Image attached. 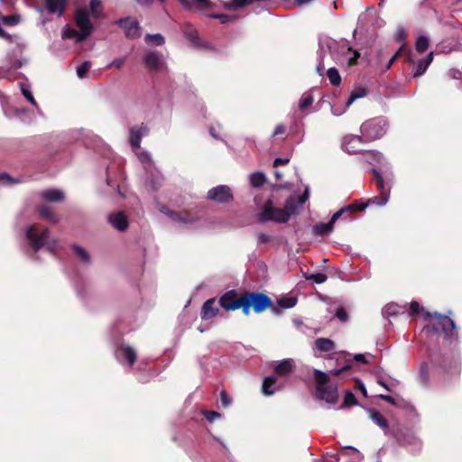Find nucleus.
<instances>
[{
	"label": "nucleus",
	"instance_id": "1",
	"mask_svg": "<svg viewBox=\"0 0 462 462\" xmlns=\"http://www.w3.org/2000/svg\"><path fill=\"white\" fill-rule=\"evenodd\" d=\"M25 236L34 254L42 247L51 254L57 251L58 241L51 237L48 228L40 231L35 225L29 226L25 231Z\"/></svg>",
	"mask_w": 462,
	"mask_h": 462
},
{
	"label": "nucleus",
	"instance_id": "2",
	"mask_svg": "<svg viewBox=\"0 0 462 462\" xmlns=\"http://www.w3.org/2000/svg\"><path fill=\"white\" fill-rule=\"evenodd\" d=\"M321 46L323 49L325 48L331 52L330 60L336 64L343 63L345 60H347V64L352 66L356 64L359 57V53L354 51L352 57L346 58V56L352 51L351 47L343 41L337 42L328 36H321Z\"/></svg>",
	"mask_w": 462,
	"mask_h": 462
},
{
	"label": "nucleus",
	"instance_id": "3",
	"mask_svg": "<svg viewBox=\"0 0 462 462\" xmlns=\"http://www.w3.org/2000/svg\"><path fill=\"white\" fill-rule=\"evenodd\" d=\"M314 380L316 382V398L325 401L328 404H335L338 399L337 387L330 382L328 374L314 369Z\"/></svg>",
	"mask_w": 462,
	"mask_h": 462
},
{
	"label": "nucleus",
	"instance_id": "4",
	"mask_svg": "<svg viewBox=\"0 0 462 462\" xmlns=\"http://www.w3.org/2000/svg\"><path fill=\"white\" fill-rule=\"evenodd\" d=\"M388 129V123L384 117H375L365 121L360 127L364 142H371L383 136Z\"/></svg>",
	"mask_w": 462,
	"mask_h": 462
},
{
	"label": "nucleus",
	"instance_id": "5",
	"mask_svg": "<svg viewBox=\"0 0 462 462\" xmlns=\"http://www.w3.org/2000/svg\"><path fill=\"white\" fill-rule=\"evenodd\" d=\"M256 219L259 223L273 221L275 223L284 224L290 220V214L283 208H275L273 202L269 199L260 211L256 214Z\"/></svg>",
	"mask_w": 462,
	"mask_h": 462
},
{
	"label": "nucleus",
	"instance_id": "6",
	"mask_svg": "<svg viewBox=\"0 0 462 462\" xmlns=\"http://www.w3.org/2000/svg\"><path fill=\"white\" fill-rule=\"evenodd\" d=\"M76 23L79 32L66 25L62 30V39L74 40L75 42H81L87 39V9H80L77 12Z\"/></svg>",
	"mask_w": 462,
	"mask_h": 462
},
{
	"label": "nucleus",
	"instance_id": "7",
	"mask_svg": "<svg viewBox=\"0 0 462 462\" xmlns=\"http://www.w3.org/2000/svg\"><path fill=\"white\" fill-rule=\"evenodd\" d=\"M437 318L436 324L433 326V329L439 333L442 332L445 339H457V334L456 332L455 321L449 319L448 316L439 314L435 312L433 314Z\"/></svg>",
	"mask_w": 462,
	"mask_h": 462
},
{
	"label": "nucleus",
	"instance_id": "8",
	"mask_svg": "<svg viewBox=\"0 0 462 462\" xmlns=\"http://www.w3.org/2000/svg\"><path fill=\"white\" fill-rule=\"evenodd\" d=\"M372 172L374 174V181H375V185L377 189L380 192V196H376L371 198L367 200L369 205H377V206H384L389 200L390 197V187H386L383 181V179L378 170L373 169Z\"/></svg>",
	"mask_w": 462,
	"mask_h": 462
},
{
	"label": "nucleus",
	"instance_id": "9",
	"mask_svg": "<svg viewBox=\"0 0 462 462\" xmlns=\"http://www.w3.org/2000/svg\"><path fill=\"white\" fill-rule=\"evenodd\" d=\"M143 63L150 71H161L164 68L165 59L159 51H148L143 55Z\"/></svg>",
	"mask_w": 462,
	"mask_h": 462
},
{
	"label": "nucleus",
	"instance_id": "10",
	"mask_svg": "<svg viewBox=\"0 0 462 462\" xmlns=\"http://www.w3.org/2000/svg\"><path fill=\"white\" fill-rule=\"evenodd\" d=\"M207 199L218 204H227L234 199L231 189L226 185H218L208 191Z\"/></svg>",
	"mask_w": 462,
	"mask_h": 462
},
{
	"label": "nucleus",
	"instance_id": "11",
	"mask_svg": "<svg viewBox=\"0 0 462 462\" xmlns=\"http://www.w3.org/2000/svg\"><path fill=\"white\" fill-rule=\"evenodd\" d=\"M115 356L116 360L124 365L127 364L132 367L136 360V351L127 344L121 343L115 347Z\"/></svg>",
	"mask_w": 462,
	"mask_h": 462
},
{
	"label": "nucleus",
	"instance_id": "12",
	"mask_svg": "<svg viewBox=\"0 0 462 462\" xmlns=\"http://www.w3.org/2000/svg\"><path fill=\"white\" fill-rule=\"evenodd\" d=\"M310 196V189L306 187L301 196H291L284 204V209L290 214V217L292 215L299 214L303 204L308 200Z\"/></svg>",
	"mask_w": 462,
	"mask_h": 462
},
{
	"label": "nucleus",
	"instance_id": "13",
	"mask_svg": "<svg viewBox=\"0 0 462 462\" xmlns=\"http://www.w3.org/2000/svg\"><path fill=\"white\" fill-rule=\"evenodd\" d=\"M116 23L124 29L127 38L136 39L141 36V27L137 20L125 17L117 20Z\"/></svg>",
	"mask_w": 462,
	"mask_h": 462
},
{
	"label": "nucleus",
	"instance_id": "14",
	"mask_svg": "<svg viewBox=\"0 0 462 462\" xmlns=\"http://www.w3.org/2000/svg\"><path fill=\"white\" fill-rule=\"evenodd\" d=\"M349 209V207H345L335 212L329 222L328 223H319L313 226V233L317 236H323L329 234L333 230V226L335 222L346 211Z\"/></svg>",
	"mask_w": 462,
	"mask_h": 462
},
{
	"label": "nucleus",
	"instance_id": "15",
	"mask_svg": "<svg viewBox=\"0 0 462 462\" xmlns=\"http://www.w3.org/2000/svg\"><path fill=\"white\" fill-rule=\"evenodd\" d=\"M246 296L249 299V303H247V306H252L254 310L257 313L263 311L265 308L272 304L271 299L263 293L253 292L246 294Z\"/></svg>",
	"mask_w": 462,
	"mask_h": 462
},
{
	"label": "nucleus",
	"instance_id": "16",
	"mask_svg": "<svg viewBox=\"0 0 462 462\" xmlns=\"http://www.w3.org/2000/svg\"><path fill=\"white\" fill-rule=\"evenodd\" d=\"M396 439L401 446L409 448L411 452H416L420 449V440L411 431L402 432Z\"/></svg>",
	"mask_w": 462,
	"mask_h": 462
},
{
	"label": "nucleus",
	"instance_id": "17",
	"mask_svg": "<svg viewBox=\"0 0 462 462\" xmlns=\"http://www.w3.org/2000/svg\"><path fill=\"white\" fill-rule=\"evenodd\" d=\"M108 223L117 231L125 232L129 227L126 215L122 211L112 212L107 216Z\"/></svg>",
	"mask_w": 462,
	"mask_h": 462
},
{
	"label": "nucleus",
	"instance_id": "18",
	"mask_svg": "<svg viewBox=\"0 0 462 462\" xmlns=\"http://www.w3.org/2000/svg\"><path fill=\"white\" fill-rule=\"evenodd\" d=\"M161 212L169 216V217L179 225H189L194 223L197 219L187 213H180L171 210L167 207H162Z\"/></svg>",
	"mask_w": 462,
	"mask_h": 462
},
{
	"label": "nucleus",
	"instance_id": "19",
	"mask_svg": "<svg viewBox=\"0 0 462 462\" xmlns=\"http://www.w3.org/2000/svg\"><path fill=\"white\" fill-rule=\"evenodd\" d=\"M330 53L331 52L328 50L322 48L321 37H319L316 70L320 76L323 75L326 66L331 63Z\"/></svg>",
	"mask_w": 462,
	"mask_h": 462
},
{
	"label": "nucleus",
	"instance_id": "20",
	"mask_svg": "<svg viewBox=\"0 0 462 462\" xmlns=\"http://www.w3.org/2000/svg\"><path fill=\"white\" fill-rule=\"evenodd\" d=\"M105 16L103 6L100 0H90L88 3V35L93 30V25L89 19L101 20Z\"/></svg>",
	"mask_w": 462,
	"mask_h": 462
},
{
	"label": "nucleus",
	"instance_id": "21",
	"mask_svg": "<svg viewBox=\"0 0 462 462\" xmlns=\"http://www.w3.org/2000/svg\"><path fill=\"white\" fill-rule=\"evenodd\" d=\"M149 128L142 124L140 126H134L130 129V144L135 150H140L142 138L147 135Z\"/></svg>",
	"mask_w": 462,
	"mask_h": 462
},
{
	"label": "nucleus",
	"instance_id": "22",
	"mask_svg": "<svg viewBox=\"0 0 462 462\" xmlns=\"http://www.w3.org/2000/svg\"><path fill=\"white\" fill-rule=\"evenodd\" d=\"M362 143H365L362 135H348L344 138L343 147L346 152L355 154L362 151L360 148Z\"/></svg>",
	"mask_w": 462,
	"mask_h": 462
},
{
	"label": "nucleus",
	"instance_id": "23",
	"mask_svg": "<svg viewBox=\"0 0 462 462\" xmlns=\"http://www.w3.org/2000/svg\"><path fill=\"white\" fill-rule=\"evenodd\" d=\"M218 302L215 299H209L202 306L201 319H210L214 318L218 312Z\"/></svg>",
	"mask_w": 462,
	"mask_h": 462
},
{
	"label": "nucleus",
	"instance_id": "24",
	"mask_svg": "<svg viewBox=\"0 0 462 462\" xmlns=\"http://www.w3.org/2000/svg\"><path fill=\"white\" fill-rule=\"evenodd\" d=\"M238 302L239 299L235 297L233 291L226 293L218 300V304L226 310H235L240 308V303Z\"/></svg>",
	"mask_w": 462,
	"mask_h": 462
},
{
	"label": "nucleus",
	"instance_id": "25",
	"mask_svg": "<svg viewBox=\"0 0 462 462\" xmlns=\"http://www.w3.org/2000/svg\"><path fill=\"white\" fill-rule=\"evenodd\" d=\"M297 303L295 297H283L276 301V305L272 306V311L275 315H280L282 310L291 309Z\"/></svg>",
	"mask_w": 462,
	"mask_h": 462
},
{
	"label": "nucleus",
	"instance_id": "26",
	"mask_svg": "<svg viewBox=\"0 0 462 462\" xmlns=\"http://www.w3.org/2000/svg\"><path fill=\"white\" fill-rule=\"evenodd\" d=\"M41 197L48 202H61L65 199V194L59 189H47L41 192Z\"/></svg>",
	"mask_w": 462,
	"mask_h": 462
},
{
	"label": "nucleus",
	"instance_id": "27",
	"mask_svg": "<svg viewBox=\"0 0 462 462\" xmlns=\"http://www.w3.org/2000/svg\"><path fill=\"white\" fill-rule=\"evenodd\" d=\"M66 0H45L48 13L61 16L64 13Z\"/></svg>",
	"mask_w": 462,
	"mask_h": 462
},
{
	"label": "nucleus",
	"instance_id": "28",
	"mask_svg": "<svg viewBox=\"0 0 462 462\" xmlns=\"http://www.w3.org/2000/svg\"><path fill=\"white\" fill-rule=\"evenodd\" d=\"M20 90L23 94V96L26 98V100L37 109V112L42 115V110L39 107L38 103L36 102L35 98L33 97L32 92L31 90V86L27 82H20L19 83Z\"/></svg>",
	"mask_w": 462,
	"mask_h": 462
},
{
	"label": "nucleus",
	"instance_id": "29",
	"mask_svg": "<svg viewBox=\"0 0 462 462\" xmlns=\"http://www.w3.org/2000/svg\"><path fill=\"white\" fill-rule=\"evenodd\" d=\"M279 389L280 387L276 386V378L274 376L272 375L264 378L262 384V392L264 395H273Z\"/></svg>",
	"mask_w": 462,
	"mask_h": 462
},
{
	"label": "nucleus",
	"instance_id": "30",
	"mask_svg": "<svg viewBox=\"0 0 462 462\" xmlns=\"http://www.w3.org/2000/svg\"><path fill=\"white\" fill-rule=\"evenodd\" d=\"M432 60H433V52L430 51L428 53L426 58L421 59L417 62L416 69L413 74V77L417 78V77L423 75L426 72L428 67L432 62Z\"/></svg>",
	"mask_w": 462,
	"mask_h": 462
},
{
	"label": "nucleus",
	"instance_id": "31",
	"mask_svg": "<svg viewBox=\"0 0 462 462\" xmlns=\"http://www.w3.org/2000/svg\"><path fill=\"white\" fill-rule=\"evenodd\" d=\"M367 411L372 421L380 427L385 434H387L388 423L385 418L377 411L369 409Z\"/></svg>",
	"mask_w": 462,
	"mask_h": 462
},
{
	"label": "nucleus",
	"instance_id": "32",
	"mask_svg": "<svg viewBox=\"0 0 462 462\" xmlns=\"http://www.w3.org/2000/svg\"><path fill=\"white\" fill-rule=\"evenodd\" d=\"M316 348L320 352H331L335 349V343L329 338L319 337L315 341Z\"/></svg>",
	"mask_w": 462,
	"mask_h": 462
},
{
	"label": "nucleus",
	"instance_id": "33",
	"mask_svg": "<svg viewBox=\"0 0 462 462\" xmlns=\"http://www.w3.org/2000/svg\"><path fill=\"white\" fill-rule=\"evenodd\" d=\"M292 370V360L283 359L277 363L274 367V371L279 375H285Z\"/></svg>",
	"mask_w": 462,
	"mask_h": 462
},
{
	"label": "nucleus",
	"instance_id": "34",
	"mask_svg": "<svg viewBox=\"0 0 462 462\" xmlns=\"http://www.w3.org/2000/svg\"><path fill=\"white\" fill-rule=\"evenodd\" d=\"M403 308L395 303H389L382 310V314L384 317H393L403 313Z\"/></svg>",
	"mask_w": 462,
	"mask_h": 462
},
{
	"label": "nucleus",
	"instance_id": "35",
	"mask_svg": "<svg viewBox=\"0 0 462 462\" xmlns=\"http://www.w3.org/2000/svg\"><path fill=\"white\" fill-rule=\"evenodd\" d=\"M39 214L42 217L51 222V224H56L60 221L58 216L52 213L51 208L48 206L42 205L39 208Z\"/></svg>",
	"mask_w": 462,
	"mask_h": 462
},
{
	"label": "nucleus",
	"instance_id": "36",
	"mask_svg": "<svg viewBox=\"0 0 462 462\" xmlns=\"http://www.w3.org/2000/svg\"><path fill=\"white\" fill-rule=\"evenodd\" d=\"M144 42L149 45L161 46L164 44L165 39L161 33L151 34L147 33L144 36Z\"/></svg>",
	"mask_w": 462,
	"mask_h": 462
},
{
	"label": "nucleus",
	"instance_id": "37",
	"mask_svg": "<svg viewBox=\"0 0 462 462\" xmlns=\"http://www.w3.org/2000/svg\"><path fill=\"white\" fill-rule=\"evenodd\" d=\"M366 96V90L364 88H356L349 95L346 101V107L351 106L356 99Z\"/></svg>",
	"mask_w": 462,
	"mask_h": 462
},
{
	"label": "nucleus",
	"instance_id": "38",
	"mask_svg": "<svg viewBox=\"0 0 462 462\" xmlns=\"http://www.w3.org/2000/svg\"><path fill=\"white\" fill-rule=\"evenodd\" d=\"M181 5L187 8L190 9L192 7H198L199 5L210 6L212 5L210 0H180Z\"/></svg>",
	"mask_w": 462,
	"mask_h": 462
},
{
	"label": "nucleus",
	"instance_id": "39",
	"mask_svg": "<svg viewBox=\"0 0 462 462\" xmlns=\"http://www.w3.org/2000/svg\"><path fill=\"white\" fill-rule=\"evenodd\" d=\"M265 181L266 177L261 171H256L250 175V183L253 187H261Z\"/></svg>",
	"mask_w": 462,
	"mask_h": 462
},
{
	"label": "nucleus",
	"instance_id": "40",
	"mask_svg": "<svg viewBox=\"0 0 462 462\" xmlns=\"http://www.w3.org/2000/svg\"><path fill=\"white\" fill-rule=\"evenodd\" d=\"M430 44L429 38L425 35H420L416 39L415 48L419 53L424 52Z\"/></svg>",
	"mask_w": 462,
	"mask_h": 462
},
{
	"label": "nucleus",
	"instance_id": "41",
	"mask_svg": "<svg viewBox=\"0 0 462 462\" xmlns=\"http://www.w3.org/2000/svg\"><path fill=\"white\" fill-rule=\"evenodd\" d=\"M327 76L333 86H338L340 84L341 77L336 68H328L327 70Z\"/></svg>",
	"mask_w": 462,
	"mask_h": 462
},
{
	"label": "nucleus",
	"instance_id": "42",
	"mask_svg": "<svg viewBox=\"0 0 462 462\" xmlns=\"http://www.w3.org/2000/svg\"><path fill=\"white\" fill-rule=\"evenodd\" d=\"M85 136L86 133L83 127L72 129L69 132V138L73 142L84 141Z\"/></svg>",
	"mask_w": 462,
	"mask_h": 462
},
{
	"label": "nucleus",
	"instance_id": "43",
	"mask_svg": "<svg viewBox=\"0 0 462 462\" xmlns=\"http://www.w3.org/2000/svg\"><path fill=\"white\" fill-rule=\"evenodd\" d=\"M137 156H138L140 162L144 165V168L146 169V171H149L152 166L151 155L146 152L139 151V152L137 153Z\"/></svg>",
	"mask_w": 462,
	"mask_h": 462
},
{
	"label": "nucleus",
	"instance_id": "44",
	"mask_svg": "<svg viewBox=\"0 0 462 462\" xmlns=\"http://www.w3.org/2000/svg\"><path fill=\"white\" fill-rule=\"evenodd\" d=\"M313 103V97L310 94H303L299 102V108L304 110L310 107Z\"/></svg>",
	"mask_w": 462,
	"mask_h": 462
},
{
	"label": "nucleus",
	"instance_id": "45",
	"mask_svg": "<svg viewBox=\"0 0 462 462\" xmlns=\"http://www.w3.org/2000/svg\"><path fill=\"white\" fill-rule=\"evenodd\" d=\"M209 17L218 19L221 23L226 24L236 19V15L224 14H212Z\"/></svg>",
	"mask_w": 462,
	"mask_h": 462
},
{
	"label": "nucleus",
	"instance_id": "46",
	"mask_svg": "<svg viewBox=\"0 0 462 462\" xmlns=\"http://www.w3.org/2000/svg\"><path fill=\"white\" fill-rule=\"evenodd\" d=\"M420 377L423 383H428V382H429V364L426 362H424L420 365Z\"/></svg>",
	"mask_w": 462,
	"mask_h": 462
},
{
	"label": "nucleus",
	"instance_id": "47",
	"mask_svg": "<svg viewBox=\"0 0 462 462\" xmlns=\"http://www.w3.org/2000/svg\"><path fill=\"white\" fill-rule=\"evenodd\" d=\"M19 22V18L15 15H5V16H1L0 17V25L2 23H6L8 25H15L17 24ZM0 28L2 29V27L0 26Z\"/></svg>",
	"mask_w": 462,
	"mask_h": 462
},
{
	"label": "nucleus",
	"instance_id": "48",
	"mask_svg": "<svg viewBox=\"0 0 462 462\" xmlns=\"http://www.w3.org/2000/svg\"><path fill=\"white\" fill-rule=\"evenodd\" d=\"M256 238H257L256 244L258 246H260V245H266V244L270 243L272 240V236L269 234L261 232L256 235Z\"/></svg>",
	"mask_w": 462,
	"mask_h": 462
},
{
	"label": "nucleus",
	"instance_id": "49",
	"mask_svg": "<svg viewBox=\"0 0 462 462\" xmlns=\"http://www.w3.org/2000/svg\"><path fill=\"white\" fill-rule=\"evenodd\" d=\"M327 275L321 273H312L310 276H307V280H312L315 283L320 284L327 281Z\"/></svg>",
	"mask_w": 462,
	"mask_h": 462
},
{
	"label": "nucleus",
	"instance_id": "50",
	"mask_svg": "<svg viewBox=\"0 0 462 462\" xmlns=\"http://www.w3.org/2000/svg\"><path fill=\"white\" fill-rule=\"evenodd\" d=\"M357 403L356 398L351 392H346L344 397V405L350 406Z\"/></svg>",
	"mask_w": 462,
	"mask_h": 462
},
{
	"label": "nucleus",
	"instance_id": "51",
	"mask_svg": "<svg viewBox=\"0 0 462 462\" xmlns=\"http://www.w3.org/2000/svg\"><path fill=\"white\" fill-rule=\"evenodd\" d=\"M72 249L74 251V253L83 261V262H86L87 261V251L81 247V246H79L77 245H72Z\"/></svg>",
	"mask_w": 462,
	"mask_h": 462
},
{
	"label": "nucleus",
	"instance_id": "52",
	"mask_svg": "<svg viewBox=\"0 0 462 462\" xmlns=\"http://www.w3.org/2000/svg\"><path fill=\"white\" fill-rule=\"evenodd\" d=\"M238 303H240V308L243 309V312L247 315L249 313V309L251 307L247 306V303H249V299L247 298V296L244 295L241 298H239Z\"/></svg>",
	"mask_w": 462,
	"mask_h": 462
},
{
	"label": "nucleus",
	"instance_id": "53",
	"mask_svg": "<svg viewBox=\"0 0 462 462\" xmlns=\"http://www.w3.org/2000/svg\"><path fill=\"white\" fill-rule=\"evenodd\" d=\"M335 317L342 322H346L348 319V315L344 308H338L335 312Z\"/></svg>",
	"mask_w": 462,
	"mask_h": 462
},
{
	"label": "nucleus",
	"instance_id": "54",
	"mask_svg": "<svg viewBox=\"0 0 462 462\" xmlns=\"http://www.w3.org/2000/svg\"><path fill=\"white\" fill-rule=\"evenodd\" d=\"M0 181L5 184H7V185H13V184L18 183L17 180H14V178H12L11 176H9L6 173L0 174Z\"/></svg>",
	"mask_w": 462,
	"mask_h": 462
},
{
	"label": "nucleus",
	"instance_id": "55",
	"mask_svg": "<svg viewBox=\"0 0 462 462\" xmlns=\"http://www.w3.org/2000/svg\"><path fill=\"white\" fill-rule=\"evenodd\" d=\"M407 36V32L404 28L399 27L395 32L394 39L397 42H403Z\"/></svg>",
	"mask_w": 462,
	"mask_h": 462
},
{
	"label": "nucleus",
	"instance_id": "56",
	"mask_svg": "<svg viewBox=\"0 0 462 462\" xmlns=\"http://www.w3.org/2000/svg\"><path fill=\"white\" fill-rule=\"evenodd\" d=\"M77 75L79 79H83L87 76V60L83 61L78 68H77Z\"/></svg>",
	"mask_w": 462,
	"mask_h": 462
},
{
	"label": "nucleus",
	"instance_id": "57",
	"mask_svg": "<svg viewBox=\"0 0 462 462\" xmlns=\"http://www.w3.org/2000/svg\"><path fill=\"white\" fill-rule=\"evenodd\" d=\"M369 206V203H367V201L365 203L364 202H356V203H354L352 205H349V209L346 211V212H349L350 210L352 209H356V210H364L367 207Z\"/></svg>",
	"mask_w": 462,
	"mask_h": 462
},
{
	"label": "nucleus",
	"instance_id": "58",
	"mask_svg": "<svg viewBox=\"0 0 462 462\" xmlns=\"http://www.w3.org/2000/svg\"><path fill=\"white\" fill-rule=\"evenodd\" d=\"M74 286H75V290L77 291V294L78 296L82 299L83 300H85V289H84V285H80L79 283V282L75 279L74 281Z\"/></svg>",
	"mask_w": 462,
	"mask_h": 462
},
{
	"label": "nucleus",
	"instance_id": "59",
	"mask_svg": "<svg viewBox=\"0 0 462 462\" xmlns=\"http://www.w3.org/2000/svg\"><path fill=\"white\" fill-rule=\"evenodd\" d=\"M404 51V45L401 46L399 50L395 52V54L390 59V60L387 62L385 66V69H389L393 63L395 61V60L399 57V55Z\"/></svg>",
	"mask_w": 462,
	"mask_h": 462
},
{
	"label": "nucleus",
	"instance_id": "60",
	"mask_svg": "<svg viewBox=\"0 0 462 462\" xmlns=\"http://www.w3.org/2000/svg\"><path fill=\"white\" fill-rule=\"evenodd\" d=\"M16 73L11 70H0V77L7 79L8 80H14L17 77Z\"/></svg>",
	"mask_w": 462,
	"mask_h": 462
},
{
	"label": "nucleus",
	"instance_id": "61",
	"mask_svg": "<svg viewBox=\"0 0 462 462\" xmlns=\"http://www.w3.org/2000/svg\"><path fill=\"white\" fill-rule=\"evenodd\" d=\"M220 402H221L222 406H224V407H227L231 403V400L228 397V395L226 393V391H221V393H220Z\"/></svg>",
	"mask_w": 462,
	"mask_h": 462
},
{
	"label": "nucleus",
	"instance_id": "62",
	"mask_svg": "<svg viewBox=\"0 0 462 462\" xmlns=\"http://www.w3.org/2000/svg\"><path fill=\"white\" fill-rule=\"evenodd\" d=\"M205 417L209 422L214 421L217 418L220 417V414L214 411H209L205 412Z\"/></svg>",
	"mask_w": 462,
	"mask_h": 462
},
{
	"label": "nucleus",
	"instance_id": "63",
	"mask_svg": "<svg viewBox=\"0 0 462 462\" xmlns=\"http://www.w3.org/2000/svg\"><path fill=\"white\" fill-rule=\"evenodd\" d=\"M420 310V304L417 301L411 302V306H410V313H411V315H417V314H419Z\"/></svg>",
	"mask_w": 462,
	"mask_h": 462
},
{
	"label": "nucleus",
	"instance_id": "64",
	"mask_svg": "<svg viewBox=\"0 0 462 462\" xmlns=\"http://www.w3.org/2000/svg\"><path fill=\"white\" fill-rule=\"evenodd\" d=\"M125 62V58H118L114 60L108 66L109 67H115V68H121Z\"/></svg>",
	"mask_w": 462,
	"mask_h": 462
}]
</instances>
